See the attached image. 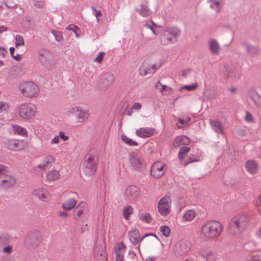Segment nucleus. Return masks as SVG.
Returning a JSON list of instances; mask_svg holds the SVG:
<instances>
[{
  "mask_svg": "<svg viewBox=\"0 0 261 261\" xmlns=\"http://www.w3.org/2000/svg\"><path fill=\"white\" fill-rule=\"evenodd\" d=\"M223 230L221 224L216 221H208L205 222L201 228L202 234L208 239L218 238Z\"/></svg>",
  "mask_w": 261,
  "mask_h": 261,
  "instance_id": "nucleus-1",
  "label": "nucleus"
},
{
  "mask_svg": "<svg viewBox=\"0 0 261 261\" xmlns=\"http://www.w3.org/2000/svg\"><path fill=\"white\" fill-rule=\"evenodd\" d=\"M180 34V31L177 28H167L161 33L159 37L160 42L163 45L175 43Z\"/></svg>",
  "mask_w": 261,
  "mask_h": 261,
  "instance_id": "nucleus-2",
  "label": "nucleus"
},
{
  "mask_svg": "<svg viewBox=\"0 0 261 261\" xmlns=\"http://www.w3.org/2000/svg\"><path fill=\"white\" fill-rule=\"evenodd\" d=\"M249 217L247 214H243L234 217L229 223V230L231 234H235L241 229H244L249 221Z\"/></svg>",
  "mask_w": 261,
  "mask_h": 261,
  "instance_id": "nucleus-3",
  "label": "nucleus"
},
{
  "mask_svg": "<svg viewBox=\"0 0 261 261\" xmlns=\"http://www.w3.org/2000/svg\"><path fill=\"white\" fill-rule=\"evenodd\" d=\"M42 236L40 232L37 230L29 232L23 240L24 247L29 249L36 248L41 243Z\"/></svg>",
  "mask_w": 261,
  "mask_h": 261,
  "instance_id": "nucleus-4",
  "label": "nucleus"
},
{
  "mask_svg": "<svg viewBox=\"0 0 261 261\" xmlns=\"http://www.w3.org/2000/svg\"><path fill=\"white\" fill-rule=\"evenodd\" d=\"M19 90L24 96L32 98L37 97L39 92L38 86L32 82H25L19 86Z\"/></svg>",
  "mask_w": 261,
  "mask_h": 261,
  "instance_id": "nucleus-5",
  "label": "nucleus"
},
{
  "mask_svg": "<svg viewBox=\"0 0 261 261\" xmlns=\"http://www.w3.org/2000/svg\"><path fill=\"white\" fill-rule=\"evenodd\" d=\"M86 158L87 159L83 164V171L86 175L91 176L95 173L96 170L97 158L91 154L88 155Z\"/></svg>",
  "mask_w": 261,
  "mask_h": 261,
  "instance_id": "nucleus-6",
  "label": "nucleus"
},
{
  "mask_svg": "<svg viewBox=\"0 0 261 261\" xmlns=\"http://www.w3.org/2000/svg\"><path fill=\"white\" fill-rule=\"evenodd\" d=\"M128 161L130 166L137 171H142L145 168L144 159L137 152H132L128 154Z\"/></svg>",
  "mask_w": 261,
  "mask_h": 261,
  "instance_id": "nucleus-7",
  "label": "nucleus"
},
{
  "mask_svg": "<svg viewBox=\"0 0 261 261\" xmlns=\"http://www.w3.org/2000/svg\"><path fill=\"white\" fill-rule=\"evenodd\" d=\"M192 244L190 241L183 240L177 242L172 249L173 254L176 256H182L188 252Z\"/></svg>",
  "mask_w": 261,
  "mask_h": 261,
  "instance_id": "nucleus-8",
  "label": "nucleus"
},
{
  "mask_svg": "<svg viewBox=\"0 0 261 261\" xmlns=\"http://www.w3.org/2000/svg\"><path fill=\"white\" fill-rule=\"evenodd\" d=\"M19 114L24 119H30L32 118L36 113V109L32 103H23L19 108Z\"/></svg>",
  "mask_w": 261,
  "mask_h": 261,
  "instance_id": "nucleus-9",
  "label": "nucleus"
},
{
  "mask_svg": "<svg viewBox=\"0 0 261 261\" xmlns=\"http://www.w3.org/2000/svg\"><path fill=\"white\" fill-rule=\"evenodd\" d=\"M73 214L76 220L84 222L89 217L86 203L84 202H80L74 210Z\"/></svg>",
  "mask_w": 261,
  "mask_h": 261,
  "instance_id": "nucleus-10",
  "label": "nucleus"
},
{
  "mask_svg": "<svg viewBox=\"0 0 261 261\" xmlns=\"http://www.w3.org/2000/svg\"><path fill=\"white\" fill-rule=\"evenodd\" d=\"M69 113L73 115L78 123H84L89 118V114L87 111L84 110L78 107L71 108Z\"/></svg>",
  "mask_w": 261,
  "mask_h": 261,
  "instance_id": "nucleus-11",
  "label": "nucleus"
},
{
  "mask_svg": "<svg viewBox=\"0 0 261 261\" xmlns=\"http://www.w3.org/2000/svg\"><path fill=\"white\" fill-rule=\"evenodd\" d=\"M142 35L147 40L154 39L157 35L156 25L153 23L151 25L144 24L142 29Z\"/></svg>",
  "mask_w": 261,
  "mask_h": 261,
  "instance_id": "nucleus-12",
  "label": "nucleus"
},
{
  "mask_svg": "<svg viewBox=\"0 0 261 261\" xmlns=\"http://www.w3.org/2000/svg\"><path fill=\"white\" fill-rule=\"evenodd\" d=\"M171 200L168 196L162 198L158 202V210L163 216H167L170 212Z\"/></svg>",
  "mask_w": 261,
  "mask_h": 261,
  "instance_id": "nucleus-13",
  "label": "nucleus"
},
{
  "mask_svg": "<svg viewBox=\"0 0 261 261\" xmlns=\"http://www.w3.org/2000/svg\"><path fill=\"white\" fill-rule=\"evenodd\" d=\"M115 80L114 75L110 71L102 72L99 77V84L104 87H109Z\"/></svg>",
  "mask_w": 261,
  "mask_h": 261,
  "instance_id": "nucleus-14",
  "label": "nucleus"
},
{
  "mask_svg": "<svg viewBox=\"0 0 261 261\" xmlns=\"http://www.w3.org/2000/svg\"><path fill=\"white\" fill-rule=\"evenodd\" d=\"M140 196V192L138 188L134 185L127 187L125 190V197L128 200L134 202Z\"/></svg>",
  "mask_w": 261,
  "mask_h": 261,
  "instance_id": "nucleus-15",
  "label": "nucleus"
},
{
  "mask_svg": "<svg viewBox=\"0 0 261 261\" xmlns=\"http://www.w3.org/2000/svg\"><path fill=\"white\" fill-rule=\"evenodd\" d=\"M165 172V164L162 162L154 163L151 167V175L155 178L161 177Z\"/></svg>",
  "mask_w": 261,
  "mask_h": 261,
  "instance_id": "nucleus-16",
  "label": "nucleus"
},
{
  "mask_svg": "<svg viewBox=\"0 0 261 261\" xmlns=\"http://www.w3.org/2000/svg\"><path fill=\"white\" fill-rule=\"evenodd\" d=\"M6 147L13 151L19 150L24 147L23 142L20 140L10 139L5 142Z\"/></svg>",
  "mask_w": 261,
  "mask_h": 261,
  "instance_id": "nucleus-17",
  "label": "nucleus"
},
{
  "mask_svg": "<svg viewBox=\"0 0 261 261\" xmlns=\"http://www.w3.org/2000/svg\"><path fill=\"white\" fill-rule=\"evenodd\" d=\"M129 239L131 243L134 245H137L139 242L140 239V235L139 234V232L137 229H134L132 231H130L128 232V233ZM149 235H152L156 238H157V236L155 234H146L144 236L142 237L141 239V240H143L145 237L149 236Z\"/></svg>",
  "mask_w": 261,
  "mask_h": 261,
  "instance_id": "nucleus-18",
  "label": "nucleus"
},
{
  "mask_svg": "<svg viewBox=\"0 0 261 261\" xmlns=\"http://www.w3.org/2000/svg\"><path fill=\"white\" fill-rule=\"evenodd\" d=\"M16 182V178L11 175H6L1 180L0 187L3 189H8L13 187Z\"/></svg>",
  "mask_w": 261,
  "mask_h": 261,
  "instance_id": "nucleus-19",
  "label": "nucleus"
},
{
  "mask_svg": "<svg viewBox=\"0 0 261 261\" xmlns=\"http://www.w3.org/2000/svg\"><path fill=\"white\" fill-rule=\"evenodd\" d=\"M136 11L144 17L149 16L151 13L147 3H142L138 5L136 8Z\"/></svg>",
  "mask_w": 261,
  "mask_h": 261,
  "instance_id": "nucleus-20",
  "label": "nucleus"
},
{
  "mask_svg": "<svg viewBox=\"0 0 261 261\" xmlns=\"http://www.w3.org/2000/svg\"><path fill=\"white\" fill-rule=\"evenodd\" d=\"M54 162V157L53 155H48L43 159L41 163L38 167L42 170H46L50 168Z\"/></svg>",
  "mask_w": 261,
  "mask_h": 261,
  "instance_id": "nucleus-21",
  "label": "nucleus"
},
{
  "mask_svg": "<svg viewBox=\"0 0 261 261\" xmlns=\"http://www.w3.org/2000/svg\"><path fill=\"white\" fill-rule=\"evenodd\" d=\"M154 129L150 127H142L136 130V134L141 138L149 137L153 135Z\"/></svg>",
  "mask_w": 261,
  "mask_h": 261,
  "instance_id": "nucleus-22",
  "label": "nucleus"
},
{
  "mask_svg": "<svg viewBox=\"0 0 261 261\" xmlns=\"http://www.w3.org/2000/svg\"><path fill=\"white\" fill-rule=\"evenodd\" d=\"M33 194L41 200H45L48 197V192L43 188H39L33 190Z\"/></svg>",
  "mask_w": 261,
  "mask_h": 261,
  "instance_id": "nucleus-23",
  "label": "nucleus"
},
{
  "mask_svg": "<svg viewBox=\"0 0 261 261\" xmlns=\"http://www.w3.org/2000/svg\"><path fill=\"white\" fill-rule=\"evenodd\" d=\"M245 167L247 171L252 174L256 173L258 170L257 163L253 160H249L246 162Z\"/></svg>",
  "mask_w": 261,
  "mask_h": 261,
  "instance_id": "nucleus-24",
  "label": "nucleus"
},
{
  "mask_svg": "<svg viewBox=\"0 0 261 261\" xmlns=\"http://www.w3.org/2000/svg\"><path fill=\"white\" fill-rule=\"evenodd\" d=\"M249 96L257 107H261V96L255 90H250L249 92Z\"/></svg>",
  "mask_w": 261,
  "mask_h": 261,
  "instance_id": "nucleus-25",
  "label": "nucleus"
},
{
  "mask_svg": "<svg viewBox=\"0 0 261 261\" xmlns=\"http://www.w3.org/2000/svg\"><path fill=\"white\" fill-rule=\"evenodd\" d=\"M210 123L212 129L217 134H223L224 133L222 125L220 121L210 119Z\"/></svg>",
  "mask_w": 261,
  "mask_h": 261,
  "instance_id": "nucleus-26",
  "label": "nucleus"
},
{
  "mask_svg": "<svg viewBox=\"0 0 261 261\" xmlns=\"http://www.w3.org/2000/svg\"><path fill=\"white\" fill-rule=\"evenodd\" d=\"M38 55L39 61L43 65H46L47 64L49 57V54L47 50L45 49H40L38 51Z\"/></svg>",
  "mask_w": 261,
  "mask_h": 261,
  "instance_id": "nucleus-27",
  "label": "nucleus"
},
{
  "mask_svg": "<svg viewBox=\"0 0 261 261\" xmlns=\"http://www.w3.org/2000/svg\"><path fill=\"white\" fill-rule=\"evenodd\" d=\"M241 46L251 56H255L259 52V49L257 47L251 45L247 43H242Z\"/></svg>",
  "mask_w": 261,
  "mask_h": 261,
  "instance_id": "nucleus-28",
  "label": "nucleus"
},
{
  "mask_svg": "<svg viewBox=\"0 0 261 261\" xmlns=\"http://www.w3.org/2000/svg\"><path fill=\"white\" fill-rule=\"evenodd\" d=\"M77 203V200L73 198H70L62 203V207L65 211H70L74 208Z\"/></svg>",
  "mask_w": 261,
  "mask_h": 261,
  "instance_id": "nucleus-29",
  "label": "nucleus"
},
{
  "mask_svg": "<svg viewBox=\"0 0 261 261\" xmlns=\"http://www.w3.org/2000/svg\"><path fill=\"white\" fill-rule=\"evenodd\" d=\"M209 48L213 54L217 55L220 50V46L218 42L215 39L210 40L209 42Z\"/></svg>",
  "mask_w": 261,
  "mask_h": 261,
  "instance_id": "nucleus-30",
  "label": "nucleus"
},
{
  "mask_svg": "<svg viewBox=\"0 0 261 261\" xmlns=\"http://www.w3.org/2000/svg\"><path fill=\"white\" fill-rule=\"evenodd\" d=\"M210 8L216 13H218L220 10L221 2L218 0H208L207 1Z\"/></svg>",
  "mask_w": 261,
  "mask_h": 261,
  "instance_id": "nucleus-31",
  "label": "nucleus"
},
{
  "mask_svg": "<svg viewBox=\"0 0 261 261\" xmlns=\"http://www.w3.org/2000/svg\"><path fill=\"white\" fill-rule=\"evenodd\" d=\"M150 69V65L147 62L144 61L140 68V74L141 76H145L147 74H152V73Z\"/></svg>",
  "mask_w": 261,
  "mask_h": 261,
  "instance_id": "nucleus-32",
  "label": "nucleus"
},
{
  "mask_svg": "<svg viewBox=\"0 0 261 261\" xmlns=\"http://www.w3.org/2000/svg\"><path fill=\"white\" fill-rule=\"evenodd\" d=\"M190 143V140L189 139L185 136H180L177 137L175 140L174 143V145L175 147L179 146L180 145H188Z\"/></svg>",
  "mask_w": 261,
  "mask_h": 261,
  "instance_id": "nucleus-33",
  "label": "nucleus"
},
{
  "mask_svg": "<svg viewBox=\"0 0 261 261\" xmlns=\"http://www.w3.org/2000/svg\"><path fill=\"white\" fill-rule=\"evenodd\" d=\"M12 127L15 134L23 137L27 136V131L24 127L17 124L12 125Z\"/></svg>",
  "mask_w": 261,
  "mask_h": 261,
  "instance_id": "nucleus-34",
  "label": "nucleus"
},
{
  "mask_svg": "<svg viewBox=\"0 0 261 261\" xmlns=\"http://www.w3.org/2000/svg\"><path fill=\"white\" fill-rule=\"evenodd\" d=\"M60 177L59 171L55 169L49 171L47 173V179L48 181H55Z\"/></svg>",
  "mask_w": 261,
  "mask_h": 261,
  "instance_id": "nucleus-35",
  "label": "nucleus"
},
{
  "mask_svg": "<svg viewBox=\"0 0 261 261\" xmlns=\"http://www.w3.org/2000/svg\"><path fill=\"white\" fill-rule=\"evenodd\" d=\"M125 247L122 242L118 243L115 247V253L116 257L119 256H123V253L125 251Z\"/></svg>",
  "mask_w": 261,
  "mask_h": 261,
  "instance_id": "nucleus-36",
  "label": "nucleus"
},
{
  "mask_svg": "<svg viewBox=\"0 0 261 261\" xmlns=\"http://www.w3.org/2000/svg\"><path fill=\"white\" fill-rule=\"evenodd\" d=\"M196 213L193 210H189L187 211L183 215V218L187 221H191L196 217Z\"/></svg>",
  "mask_w": 261,
  "mask_h": 261,
  "instance_id": "nucleus-37",
  "label": "nucleus"
},
{
  "mask_svg": "<svg viewBox=\"0 0 261 261\" xmlns=\"http://www.w3.org/2000/svg\"><path fill=\"white\" fill-rule=\"evenodd\" d=\"M199 254L201 256L205 258L207 261H213V258H211V256L213 255L212 251L208 249H203L200 251Z\"/></svg>",
  "mask_w": 261,
  "mask_h": 261,
  "instance_id": "nucleus-38",
  "label": "nucleus"
},
{
  "mask_svg": "<svg viewBox=\"0 0 261 261\" xmlns=\"http://www.w3.org/2000/svg\"><path fill=\"white\" fill-rule=\"evenodd\" d=\"M121 139L123 142H124L125 144H126L128 145L137 146L138 145V143L137 142L130 139L129 138H128L125 135H122L121 136Z\"/></svg>",
  "mask_w": 261,
  "mask_h": 261,
  "instance_id": "nucleus-39",
  "label": "nucleus"
},
{
  "mask_svg": "<svg viewBox=\"0 0 261 261\" xmlns=\"http://www.w3.org/2000/svg\"><path fill=\"white\" fill-rule=\"evenodd\" d=\"M66 29L72 31L76 37H79L81 34L80 29L75 25L71 24L66 27Z\"/></svg>",
  "mask_w": 261,
  "mask_h": 261,
  "instance_id": "nucleus-40",
  "label": "nucleus"
},
{
  "mask_svg": "<svg viewBox=\"0 0 261 261\" xmlns=\"http://www.w3.org/2000/svg\"><path fill=\"white\" fill-rule=\"evenodd\" d=\"M190 150V148L187 146H182L180 148L178 157L179 160H182L185 158V154Z\"/></svg>",
  "mask_w": 261,
  "mask_h": 261,
  "instance_id": "nucleus-41",
  "label": "nucleus"
},
{
  "mask_svg": "<svg viewBox=\"0 0 261 261\" xmlns=\"http://www.w3.org/2000/svg\"><path fill=\"white\" fill-rule=\"evenodd\" d=\"M133 208L130 205H127L125 207L123 210V215L124 218L126 220H128L129 218V215L133 213Z\"/></svg>",
  "mask_w": 261,
  "mask_h": 261,
  "instance_id": "nucleus-42",
  "label": "nucleus"
},
{
  "mask_svg": "<svg viewBox=\"0 0 261 261\" xmlns=\"http://www.w3.org/2000/svg\"><path fill=\"white\" fill-rule=\"evenodd\" d=\"M15 47L17 48L20 46H23L24 45V41L23 38L20 35H17L15 36Z\"/></svg>",
  "mask_w": 261,
  "mask_h": 261,
  "instance_id": "nucleus-43",
  "label": "nucleus"
},
{
  "mask_svg": "<svg viewBox=\"0 0 261 261\" xmlns=\"http://www.w3.org/2000/svg\"><path fill=\"white\" fill-rule=\"evenodd\" d=\"M140 219L146 223H149L151 222V218L150 214L148 213H143L139 217Z\"/></svg>",
  "mask_w": 261,
  "mask_h": 261,
  "instance_id": "nucleus-44",
  "label": "nucleus"
},
{
  "mask_svg": "<svg viewBox=\"0 0 261 261\" xmlns=\"http://www.w3.org/2000/svg\"><path fill=\"white\" fill-rule=\"evenodd\" d=\"M160 231L165 237H168L170 234V229L167 226H161Z\"/></svg>",
  "mask_w": 261,
  "mask_h": 261,
  "instance_id": "nucleus-45",
  "label": "nucleus"
},
{
  "mask_svg": "<svg viewBox=\"0 0 261 261\" xmlns=\"http://www.w3.org/2000/svg\"><path fill=\"white\" fill-rule=\"evenodd\" d=\"M91 10L93 11V14L96 17L97 21H99V17L102 15L101 11L100 9H97L95 7H91Z\"/></svg>",
  "mask_w": 261,
  "mask_h": 261,
  "instance_id": "nucleus-46",
  "label": "nucleus"
},
{
  "mask_svg": "<svg viewBox=\"0 0 261 261\" xmlns=\"http://www.w3.org/2000/svg\"><path fill=\"white\" fill-rule=\"evenodd\" d=\"M197 87V84L194 83V84H192V85H185L184 86L181 87L180 88L179 91H181L183 89H186L189 91H193L195 89H196Z\"/></svg>",
  "mask_w": 261,
  "mask_h": 261,
  "instance_id": "nucleus-47",
  "label": "nucleus"
},
{
  "mask_svg": "<svg viewBox=\"0 0 261 261\" xmlns=\"http://www.w3.org/2000/svg\"><path fill=\"white\" fill-rule=\"evenodd\" d=\"M167 87V86L166 85L162 84L160 82H158L155 85V88L157 90L162 94Z\"/></svg>",
  "mask_w": 261,
  "mask_h": 261,
  "instance_id": "nucleus-48",
  "label": "nucleus"
},
{
  "mask_svg": "<svg viewBox=\"0 0 261 261\" xmlns=\"http://www.w3.org/2000/svg\"><path fill=\"white\" fill-rule=\"evenodd\" d=\"M9 108V104L7 102L0 101V112L7 111Z\"/></svg>",
  "mask_w": 261,
  "mask_h": 261,
  "instance_id": "nucleus-49",
  "label": "nucleus"
},
{
  "mask_svg": "<svg viewBox=\"0 0 261 261\" xmlns=\"http://www.w3.org/2000/svg\"><path fill=\"white\" fill-rule=\"evenodd\" d=\"M51 33L53 34V35L54 36L56 40L57 41L60 42L61 40H62V39H63L62 35H61V34L59 32L56 31H53L51 32Z\"/></svg>",
  "mask_w": 261,
  "mask_h": 261,
  "instance_id": "nucleus-50",
  "label": "nucleus"
},
{
  "mask_svg": "<svg viewBox=\"0 0 261 261\" xmlns=\"http://www.w3.org/2000/svg\"><path fill=\"white\" fill-rule=\"evenodd\" d=\"M58 136H59L60 139L62 140L63 141H66L69 139V137L62 131L59 132Z\"/></svg>",
  "mask_w": 261,
  "mask_h": 261,
  "instance_id": "nucleus-51",
  "label": "nucleus"
},
{
  "mask_svg": "<svg viewBox=\"0 0 261 261\" xmlns=\"http://www.w3.org/2000/svg\"><path fill=\"white\" fill-rule=\"evenodd\" d=\"M105 56V53L103 52L99 53L96 57L95 58V61L97 63H100Z\"/></svg>",
  "mask_w": 261,
  "mask_h": 261,
  "instance_id": "nucleus-52",
  "label": "nucleus"
},
{
  "mask_svg": "<svg viewBox=\"0 0 261 261\" xmlns=\"http://www.w3.org/2000/svg\"><path fill=\"white\" fill-rule=\"evenodd\" d=\"M4 3L7 7L10 8H13L16 6V4L14 2L9 1L8 0H4Z\"/></svg>",
  "mask_w": 261,
  "mask_h": 261,
  "instance_id": "nucleus-53",
  "label": "nucleus"
},
{
  "mask_svg": "<svg viewBox=\"0 0 261 261\" xmlns=\"http://www.w3.org/2000/svg\"><path fill=\"white\" fill-rule=\"evenodd\" d=\"M191 72V70L190 69H186L185 70H183L182 71V76L185 78H188L190 77V73Z\"/></svg>",
  "mask_w": 261,
  "mask_h": 261,
  "instance_id": "nucleus-54",
  "label": "nucleus"
},
{
  "mask_svg": "<svg viewBox=\"0 0 261 261\" xmlns=\"http://www.w3.org/2000/svg\"><path fill=\"white\" fill-rule=\"evenodd\" d=\"M34 6L38 8H42L44 7V3L43 1H34Z\"/></svg>",
  "mask_w": 261,
  "mask_h": 261,
  "instance_id": "nucleus-55",
  "label": "nucleus"
},
{
  "mask_svg": "<svg viewBox=\"0 0 261 261\" xmlns=\"http://www.w3.org/2000/svg\"><path fill=\"white\" fill-rule=\"evenodd\" d=\"M191 120V118L189 117L186 118L185 119H180L179 120V122L181 124V126H179V127H182V125L185 124H187Z\"/></svg>",
  "mask_w": 261,
  "mask_h": 261,
  "instance_id": "nucleus-56",
  "label": "nucleus"
},
{
  "mask_svg": "<svg viewBox=\"0 0 261 261\" xmlns=\"http://www.w3.org/2000/svg\"><path fill=\"white\" fill-rule=\"evenodd\" d=\"M173 92V90L171 88L169 87H167L165 89L164 93L163 94V95H171Z\"/></svg>",
  "mask_w": 261,
  "mask_h": 261,
  "instance_id": "nucleus-57",
  "label": "nucleus"
},
{
  "mask_svg": "<svg viewBox=\"0 0 261 261\" xmlns=\"http://www.w3.org/2000/svg\"><path fill=\"white\" fill-rule=\"evenodd\" d=\"M12 251V246L8 245L3 248V252L5 253L10 254Z\"/></svg>",
  "mask_w": 261,
  "mask_h": 261,
  "instance_id": "nucleus-58",
  "label": "nucleus"
},
{
  "mask_svg": "<svg viewBox=\"0 0 261 261\" xmlns=\"http://www.w3.org/2000/svg\"><path fill=\"white\" fill-rule=\"evenodd\" d=\"M245 120L246 121L250 122L253 121L252 115L248 112H246Z\"/></svg>",
  "mask_w": 261,
  "mask_h": 261,
  "instance_id": "nucleus-59",
  "label": "nucleus"
},
{
  "mask_svg": "<svg viewBox=\"0 0 261 261\" xmlns=\"http://www.w3.org/2000/svg\"><path fill=\"white\" fill-rule=\"evenodd\" d=\"M8 171V167L4 164H0V174H4Z\"/></svg>",
  "mask_w": 261,
  "mask_h": 261,
  "instance_id": "nucleus-60",
  "label": "nucleus"
},
{
  "mask_svg": "<svg viewBox=\"0 0 261 261\" xmlns=\"http://www.w3.org/2000/svg\"><path fill=\"white\" fill-rule=\"evenodd\" d=\"M60 141L59 136L58 135H56L54 138L50 141V144L52 145L57 144L59 143Z\"/></svg>",
  "mask_w": 261,
  "mask_h": 261,
  "instance_id": "nucleus-61",
  "label": "nucleus"
},
{
  "mask_svg": "<svg viewBox=\"0 0 261 261\" xmlns=\"http://www.w3.org/2000/svg\"><path fill=\"white\" fill-rule=\"evenodd\" d=\"M161 63L159 62L157 64H154L151 65L150 66V69H151L150 70H151L152 73H153V72H154L155 70L161 66Z\"/></svg>",
  "mask_w": 261,
  "mask_h": 261,
  "instance_id": "nucleus-62",
  "label": "nucleus"
},
{
  "mask_svg": "<svg viewBox=\"0 0 261 261\" xmlns=\"http://www.w3.org/2000/svg\"><path fill=\"white\" fill-rule=\"evenodd\" d=\"M7 53V50L3 46H0V59L4 58Z\"/></svg>",
  "mask_w": 261,
  "mask_h": 261,
  "instance_id": "nucleus-63",
  "label": "nucleus"
},
{
  "mask_svg": "<svg viewBox=\"0 0 261 261\" xmlns=\"http://www.w3.org/2000/svg\"><path fill=\"white\" fill-rule=\"evenodd\" d=\"M142 107V105L139 102H135L134 103L132 107V109L135 110H139L141 109Z\"/></svg>",
  "mask_w": 261,
  "mask_h": 261,
  "instance_id": "nucleus-64",
  "label": "nucleus"
}]
</instances>
